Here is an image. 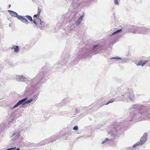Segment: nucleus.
I'll use <instances>...</instances> for the list:
<instances>
[{"instance_id":"nucleus-1","label":"nucleus","mask_w":150,"mask_h":150,"mask_svg":"<svg viewBox=\"0 0 150 150\" xmlns=\"http://www.w3.org/2000/svg\"><path fill=\"white\" fill-rule=\"evenodd\" d=\"M147 134L146 133H144L143 136L140 139V141L134 144L133 147H136L137 146L142 145L144 144L147 140Z\"/></svg>"},{"instance_id":"nucleus-2","label":"nucleus","mask_w":150,"mask_h":150,"mask_svg":"<svg viewBox=\"0 0 150 150\" xmlns=\"http://www.w3.org/2000/svg\"><path fill=\"white\" fill-rule=\"evenodd\" d=\"M41 9H40V8L38 7V12L37 14L34 15L33 17V23L36 27L38 26V24L37 22V20H40V14L41 12Z\"/></svg>"},{"instance_id":"nucleus-3","label":"nucleus","mask_w":150,"mask_h":150,"mask_svg":"<svg viewBox=\"0 0 150 150\" xmlns=\"http://www.w3.org/2000/svg\"><path fill=\"white\" fill-rule=\"evenodd\" d=\"M20 136V133L19 132L17 131H14L11 136L12 140L14 141L16 140Z\"/></svg>"},{"instance_id":"nucleus-4","label":"nucleus","mask_w":150,"mask_h":150,"mask_svg":"<svg viewBox=\"0 0 150 150\" xmlns=\"http://www.w3.org/2000/svg\"><path fill=\"white\" fill-rule=\"evenodd\" d=\"M27 99V98H25L23 99H22L19 101L12 108V109H14L17 107L20 104H22V105L25 104V101Z\"/></svg>"},{"instance_id":"nucleus-5","label":"nucleus","mask_w":150,"mask_h":150,"mask_svg":"<svg viewBox=\"0 0 150 150\" xmlns=\"http://www.w3.org/2000/svg\"><path fill=\"white\" fill-rule=\"evenodd\" d=\"M17 18L21 20L24 23L26 24L28 23V20L24 18V16H18L17 17Z\"/></svg>"},{"instance_id":"nucleus-6","label":"nucleus","mask_w":150,"mask_h":150,"mask_svg":"<svg viewBox=\"0 0 150 150\" xmlns=\"http://www.w3.org/2000/svg\"><path fill=\"white\" fill-rule=\"evenodd\" d=\"M148 62L147 60H140L139 63L137 64V66H142V67L144 66L145 64Z\"/></svg>"},{"instance_id":"nucleus-7","label":"nucleus","mask_w":150,"mask_h":150,"mask_svg":"<svg viewBox=\"0 0 150 150\" xmlns=\"http://www.w3.org/2000/svg\"><path fill=\"white\" fill-rule=\"evenodd\" d=\"M8 11L10 13V14L12 16L17 17H18V14L16 12L11 10H8Z\"/></svg>"},{"instance_id":"nucleus-8","label":"nucleus","mask_w":150,"mask_h":150,"mask_svg":"<svg viewBox=\"0 0 150 150\" xmlns=\"http://www.w3.org/2000/svg\"><path fill=\"white\" fill-rule=\"evenodd\" d=\"M11 49H13L14 51L16 52H18L19 51V47L18 46L14 45L11 48Z\"/></svg>"},{"instance_id":"nucleus-9","label":"nucleus","mask_w":150,"mask_h":150,"mask_svg":"<svg viewBox=\"0 0 150 150\" xmlns=\"http://www.w3.org/2000/svg\"><path fill=\"white\" fill-rule=\"evenodd\" d=\"M128 98H127L128 99H129L130 100H132L133 99L134 97V94H129V96H127Z\"/></svg>"},{"instance_id":"nucleus-10","label":"nucleus","mask_w":150,"mask_h":150,"mask_svg":"<svg viewBox=\"0 0 150 150\" xmlns=\"http://www.w3.org/2000/svg\"><path fill=\"white\" fill-rule=\"evenodd\" d=\"M26 79L23 76H21L19 77V80L21 81H24Z\"/></svg>"},{"instance_id":"nucleus-11","label":"nucleus","mask_w":150,"mask_h":150,"mask_svg":"<svg viewBox=\"0 0 150 150\" xmlns=\"http://www.w3.org/2000/svg\"><path fill=\"white\" fill-rule=\"evenodd\" d=\"M25 17L28 19L30 21H33L32 18L30 16L27 15L25 16Z\"/></svg>"},{"instance_id":"nucleus-12","label":"nucleus","mask_w":150,"mask_h":150,"mask_svg":"<svg viewBox=\"0 0 150 150\" xmlns=\"http://www.w3.org/2000/svg\"><path fill=\"white\" fill-rule=\"evenodd\" d=\"M40 24L42 26H45V23L43 21H42L41 19H40Z\"/></svg>"},{"instance_id":"nucleus-13","label":"nucleus","mask_w":150,"mask_h":150,"mask_svg":"<svg viewBox=\"0 0 150 150\" xmlns=\"http://www.w3.org/2000/svg\"><path fill=\"white\" fill-rule=\"evenodd\" d=\"M33 100V98H31L30 99L27 100V101H25V104L26 103H31L32 101Z\"/></svg>"},{"instance_id":"nucleus-14","label":"nucleus","mask_w":150,"mask_h":150,"mask_svg":"<svg viewBox=\"0 0 150 150\" xmlns=\"http://www.w3.org/2000/svg\"><path fill=\"white\" fill-rule=\"evenodd\" d=\"M63 102L62 103H60L59 104H57V106L58 108H60L61 107H62L63 106H64V105H63L62 104L63 103Z\"/></svg>"},{"instance_id":"nucleus-15","label":"nucleus","mask_w":150,"mask_h":150,"mask_svg":"<svg viewBox=\"0 0 150 150\" xmlns=\"http://www.w3.org/2000/svg\"><path fill=\"white\" fill-rule=\"evenodd\" d=\"M109 140L110 141V140H109L108 139L106 138L102 142V144H104V143L107 142Z\"/></svg>"},{"instance_id":"nucleus-16","label":"nucleus","mask_w":150,"mask_h":150,"mask_svg":"<svg viewBox=\"0 0 150 150\" xmlns=\"http://www.w3.org/2000/svg\"><path fill=\"white\" fill-rule=\"evenodd\" d=\"M122 31V29H121L120 30H118L117 31H116L114 32L113 33H112V35H114V34H115L116 33H117L120 32V31Z\"/></svg>"},{"instance_id":"nucleus-17","label":"nucleus","mask_w":150,"mask_h":150,"mask_svg":"<svg viewBox=\"0 0 150 150\" xmlns=\"http://www.w3.org/2000/svg\"><path fill=\"white\" fill-rule=\"evenodd\" d=\"M114 99H111L110 100L108 103H106V104H105V105H107L109 104L110 103H112L114 102Z\"/></svg>"},{"instance_id":"nucleus-18","label":"nucleus","mask_w":150,"mask_h":150,"mask_svg":"<svg viewBox=\"0 0 150 150\" xmlns=\"http://www.w3.org/2000/svg\"><path fill=\"white\" fill-rule=\"evenodd\" d=\"M84 15L83 14L80 17L79 20H80L81 21L83 18L84 17Z\"/></svg>"},{"instance_id":"nucleus-19","label":"nucleus","mask_w":150,"mask_h":150,"mask_svg":"<svg viewBox=\"0 0 150 150\" xmlns=\"http://www.w3.org/2000/svg\"><path fill=\"white\" fill-rule=\"evenodd\" d=\"M73 130H77L78 129V127L77 126H75L73 128Z\"/></svg>"},{"instance_id":"nucleus-20","label":"nucleus","mask_w":150,"mask_h":150,"mask_svg":"<svg viewBox=\"0 0 150 150\" xmlns=\"http://www.w3.org/2000/svg\"><path fill=\"white\" fill-rule=\"evenodd\" d=\"M16 147H13V148H10L8 149H6V150H14V149H16Z\"/></svg>"},{"instance_id":"nucleus-21","label":"nucleus","mask_w":150,"mask_h":150,"mask_svg":"<svg viewBox=\"0 0 150 150\" xmlns=\"http://www.w3.org/2000/svg\"><path fill=\"white\" fill-rule=\"evenodd\" d=\"M115 4L118 5L119 4L117 0H115Z\"/></svg>"},{"instance_id":"nucleus-22","label":"nucleus","mask_w":150,"mask_h":150,"mask_svg":"<svg viewBox=\"0 0 150 150\" xmlns=\"http://www.w3.org/2000/svg\"><path fill=\"white\" fill-rule=\"evenodd\" d=\"M146 117L148 118H149V117H150V113H148L146 115Z\"/></svg>"},{"instance_id":"nucleus-23","label":"nucleus","mask_w":150,"mask_h":150,"mask_svg":"<svg viewBox=\"0 0 150 150\" xmlns=\"http://www.w3.org/2000/svg\"><path fill=\"white\" fill-rule=\"evenodd\" d=\"M98 46L97 45H94L93 46V47L94 48H95L97 47Z\"/></svg>"},{"instance_id":"nucleus-24","label":"nucleus","mask_w":150,"mask_h":150,"mask_svg":"<svg viewBox=\"0 0 150 150\" xmlns=\"http://www.w3.org/2000/svg\"><path fill=\"white\" fill-rule=\"evenodd\" d=\"M8 7H9V8H10V7H11V5H10V4H9V5H8Z\"/></svg>"},{"instance_id":"nucleus-25","label":"nucleus","mask_w":150,"mask_h":150,"mask_svg":"<svg viewBox=\"0 0 150 150\" xmlns=\"http://www.w3.org/2000/svg\"><path fill=\"white\" fill-rule=\"evenodd\" d=\"M16 150H20V149L19 148H18Z\"/></svg>"},{"instance_id":"nucleus-26","label":"nucleus","mask_w":150,"mask_h":150,"mask_svg":"<svg viewBox=\"0 0 150 150\" xmlns=\"http://www.w3.org/2000/svg\"><path fill=\"white\" fill-rule=\"evenodd\" d=\"M137 32V31H136V32L134 31V32H132V33H136Z\"/></svg>"},{"instance_id":"nucleus-27","label":"nucleus","mask_w":150,"mask_h":150,"mask_svg":"<svg viewBox=\"0 0 150 150\" xmlns=\"http://www.w3.org/2000/svg\"><path fill=\"white\" fill-rule=\"evenodd\" d=\"M121 96H122L123 97V96H124V95H121Z\"/></svg>"},{"instance_id":"nucleus-28","label":"nucleus","mask_w":150,"mask_h":150,"mask_svg":"<svg viewBox=\"0 0 150 150\" xmlns=\"http://www.w3.org/2000/svg\"><path fill=\"white\" fill-rule=\"evenodd\" d=\"M119 100H121V99H119Z\"/></svg>"}]
</instances>
